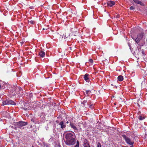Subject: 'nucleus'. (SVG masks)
I'll return each mask as SVG.
<instances>
[{"label": "nucleus", "instance_id": "39448f33", "mask_svg": "<svg viewBox=\"0 0 147 147\" xmlns=\"http://www.w3.org/2000/svg\"><path fill=\"white\" fill-rule=\"evenodd\" d=\"M143 36L142 33H141L138 34L137 37L136 39H134V40L137 43L139 42L140 40L142 38Z\"/></svg>", "mask_w": 147, "mask_h": 147}, {"label": "nucleus", "instance_id": "7ed1b4c3", "mask_svg": "<svg viewBox=\"0 0 147 147\" xmlns=\"http://www.w3.org/2000/svg\"><path fill=\"white\" fill-rule=\"evenodd\" d=\"M141 53H142V55H145L144 51L143 49L141 50L139 47H137L135 51H134V54L136 55L139 56L140 55Z\"/></svg>", "mask_w": 147, "mask_h": 147}, {"label": "nucleus", "instance_id": "20e7f679", "mask_svg": "<svg viewBox=\"0 0 147 147\" xmlns=\"http://www.w3.org/2000/svg\"><path fill=\"white\" fill-rule=\"evenodd\" d=\"M16 126L18 128H21L22 127L27 124V122L22 121L17 122L16 123Z\"/></svg>", "mask_w": 147, "mask_h": 147}, {"label": "nucleus", "instance_id": "f8f14e48", "mask_svg": "<svg viewBox=\"0 0 147 147\" xmlns=\"http://www.w3.org/2000/svg\"><path fill=\"white\" fill-rule=\"evenodd\" d=\"M8 105H15V103L13 100H8Z\"/></svg>", "mask_w": 147, "mask_h": 147}, {"label": "nucleus", "instance_id": "f03ea898", "mask_svg": "<svg viewBox=\"0 0 147 147\" xmlns=\"http://www.w3.org/2000/svg\"><path fill=\"white\" fill-rule=\"evenodd\" d=\"M122 136L127 144L132 146L134 143V142L133 140H131L129 138L127 137L125 135H123Z\"/></svg>", "mask_w": 147, "mask_h": 147}, {"label": "nucleus", "instance_id": "4468645a", "mask_svg": "<svg viewBox=\"0 0 147 147\" xmlns=\"http://www.w3.org/2000/svg\"><path fill=\"white\" fill-rule=\"evenodd\" d=\"M133 1L136 3L140 4L141 5H142L143 3L140 1L138 0H133Z\"/></svg>", "mask_w": 147, "mask_h": 147}, {"label": "nucleus", "instance_id": "473e14b6", "mask_svg": "<svg viewBox=\"0 0 147 147\" xmlns=\"http://www.w3.org/2000/svg\"><path fill=\"white\" fill-rule=\"evenodd\" d=\"M3 83H4V84H6V83L5 82H3Z\"/></svg>", "mask_w": 147, "mask_h": 147}, {"label": "nucleus", "instance_id": "a211bd4d", "mask_svg": "<svg viewBox=\"0 0 147 147\" xmlns=\"http://www.w3.org/2000/svg\"><path fill=\"white\" fill-rule=\"evenodd\" d=\"M18 88L20 92H21L22 93L23 92V90L21 87L19 86L18 87Z\"/></svg>", "mask_w": 147, "mask_h": 147}, {"label": "nucleus", "instance_id": "5701e85b", "mask_svg": "<svg viewBox=\"0 0 147 147\" xmlns=\"http://www.w3.org/2000/svg\"><path fill=\"white\" fill-rule=\"evenodd\" d=\"M97 147H102L101 144L100 142H98L97 144Z\"/></svg>", "mask_w": 147, "mask_h": 147}, {"label": "nucleus", "instance_id": "412c9836", "mask_svg": "<svg viewBox=\"0 0 147 147\" xmlns=\"http://www.w3.org/2000/svg\"><path fill=\"white\" fill-rule=\"evenodd\" d=\"M87 100H84L82 103V104L84 105H85V104L87 102Z\"/></svg>", "mask_w": 147, "mask_h": 147}, {"label": "nucleus", "instance_id": "aec40b11", "mask_svg": "<svg viewBox=\"0 0 147 147\" xmlns=\"http://www.w3.org/2000/svg\"><path fill=\"white\" fill-rule=\"evenodd\" d=\"M90 92H91V91L90 90H86V94H89V93H90Z\"/></svg>", "mask_w": 147, "mask_h": 147}, {"label": "nucleus", "instance_id": "b1692460", "mask_svg": "<svg viewBox=\"0 0 147 147\" xmlns=\"http://www.w3.org/2000/svg\"><path fill=\"white\" fill-rule=\"evenodd\" d=\"M129 9L130 10H132L134 9H135V8L133 6H131L130 7Z\"/></svg>", "mask_w": 147, "mask_h": 147}, {"label": "nucleus", "instance_id": "7c9ffc66", "mask_svg": "<svg viewBox=\"0 0 147 147\" xmlns=\"http://www.w3.org/2000/svg\"><path fill=\"white\" fill-rule=\"evenodd\" d=\"M74 147H78V146H75Z\"/></svg>", "mask_w": 147, "mask_h": 147}, {"label": "nucleus", "instance_id": "bb28decb", "mask_svg": "<svg viewBox=\"0 0 147 147\" xmlns=\"http://www.w3.org/2000/svg\"><path fill=\"white\" fill-rule=\"evenodd\" d=\"M91 104V101H90V100H89L87 104L88 105H89V104Z\"/></svg>", "mask_w": 147, "mask_h": 147}, {"label": "nucleus", "instance_id": "f3484780", "mask_svg": "<svg viewBox=\"0 0 147 147\" xmlns=\"http://www.w3.org/2000/svg\"><path fill=\"white\" fill-rule=\"evenodd\" d=\"M43 144L44 146L46 147H49L50 146V145L47 143H44Z\"/></svg>", "mask_w": 147, "mask_h": 147}, {"label": "nucleus", "instance_id": "9d476101", "mask_svg": "<svg viewBox=\"0 0 147 147\" xmlns=\"http://www.w3.org/2000/svg\"><path fill=\"white\" fill-rule=\"evenodd\" d=\"M115 4V2L112 1H109L107 2V5L110 7H112Z\"/></svg>", "mask_w": 147, "mask_h": 147}, {"label": "nucleus", "instance_id": "423d86ee", "mask_svg": "<svg viewBox=\"0 0 147 147\" xmlns=\"http://www.w3.org/2000/svg\"><path fill=\"white\" fill-rule=\"evenodd\" d=\"M84 147H90L88 142L86 139H84Z\"/></svg>", "mask_w": 147, "mask_h": 147}, {"label": "nucleus", "instance_id": "dca6fc26", "mask_svg": "<svg viewBox=\"0 0 147 147\" xmlns=\"http://www.w3.org/2000/svg\"><path fill=\"white\" fill-rule=\"evenodd\" d=\"M144 117H142L141 116H140L138 117L139 119L140 120H142L145 119Z\"/></svg>", "mask_w": 147, "mask_h": 147}, {"label": "nucleus", "instance_id": "c756f323", "mask_svg": "<svg viewBox=\"0 0 147 147\" xmlns=\"http://www.w3.org/2000/svg\"><path fill=\"white\" fill-rule=\"evenodd\" d=\"M24 108V109L25 110H27V108Z\"/></svg>", "mask_w": 147, "mask_h": 147}, {"label": "nucleus", "instance_id": "f257e3e1", "mask_svg": "<svg viewBox=\"0 0 147 147\" xmlns=\"http://www.w3.org/2000/svg\"><path fill=\"white\" fill-rule=\"evenodd\" d=\"M72 133L68 132L65 135L66 140L65 141V144L69 146L74 145L75 143V136L74 135V133L71 131Z\"/></svg>", "mask_w": 147, "mask_h": 147}, {"label": "nucleus", "instance_id": "4be33fe9", "mask_svg": "<svg viewBox=\"0 0 147 147\" xmlns=\"http://www.w3.org/2000/svg\"><path fill=\"white\" fill-rule=\"evenodd\" d=\"M89 61L91 64H92V63L93 62V60L92 59H90L89 60Z\"/></svg>", "mask_w": 147, "mask_h": 147}, {"label": "nucleus", "instance_id": "2f4dec72", "mask_svg": "<svg viewBox=\"0 0 147 147\" xmlns=\"http://www.w3.org/2000/svg\"><path fill=\"white\" fill-rule=\"evenodd\" d=\"M66 123H69V122H68V121H67L66 122Z\"/></svg>", "mask_w": 147, "mask_h": 147}, {"label": "nucleus", "instance_id": "9b49d317", "mask_svg": "<svg viewBox=\"0 0 147 147\" xmlns=\"http://www.w3.org/2000/svg\"><path fill=\"white\" fill-rule=\"evenodd\" d=\"M70 125L71 128H72L73 129L76 130H78V129L75 126V125L73 123L71 122Z\"/></svg>", "mask_w": 147, "mask_h": 147}, {"label": "nucleus", "instance_id": "2eb2a0df", "mask_svg": "<svg viewBox=\"0 0 147 147\" xmlns=\"http://www.w3.org/2000/svg\"><path fill=\"white\" fill-rule=\"evenodd\" d=\"M7 105H8V100L3 101L2 102V105L3 106Z\"/></svg>", "mask_w": 147, "mask_h": 147}, {"label": "nucleus", "instance_id": "6e6552de", "mask_svg": "<svg viewBox=\"0 0 147 147\" xmlns=\"http://www.w3.org/2000/svg\"><path fill=\"white\" fill-rule=\"evenodd\" d=\"M58 124L61 126V128L62 129H63L66 127V125L64 124L63 122V121H60Z\"/></svg>", "mask_w": 147, "mask_h": 147}, {"label": "nucleus", "instance_id": "ddd939ff", "mask_svg": "<svg viewBox=\"0 0 147 147\" xmlns=\"http://www.w3.org/2000/svg\"><path fill=\"white\" fill-rule=\"evenodd\" d=\"M117 79L118 81L121 82L123 80V78L122 76L120 75L118 77Z\"/></svg>", "mask_w": 147, "mask_h": 147}, {"label": "nucleus", "instance_id": "6ab92c4d", "mask_svg": "<svg viewBox=\"0 0 147 147\" xmlns=\"http://www.w3.org/2000/svg\"><path fill=\"white\" fill-rule=\"evenodd\" d=\"M29 22L30 24H34V21H33V20H30V21H29Z\"/></svg>", "mask_w": 147, "mask_h": 147}, {"label": "nucleus", "instance_id": "393cba45", "mask_svg": "<svg viewBox=\"0 0 147 147\" xmlns=\"http://www.w3.org/2000/svg\"><path fill=\"white\" fill-rule=\"evenodd\" d=\"M90 108H91V109H92L94 107V106H93V105H90L89 107Z\"/></svg>", "mask_w": 147, "mask_h": 147}, {"label": "nucleus", "instance_id": "c85d7f7f", "mask_svg": "<svg viewBox=\"0 0 147 147\" xmlns=\"http://www.w3.org/2000/svg\"><path fill=\"white\" fill-rule=\"evenodd\" d=\"M119 15H117V18H119Z\"/></svg>", "mask_w": 147, "mask_h": 147}, {"label": "nucleus", "instance_id": "1a4fd4ad", "mask_svg": "<svg viewBox=\"0 0 147 147\" xmlns=\"http://www.w3.org/2000/svg\"><path fill=\"white\" fill-rule=\"evenodd\" d=\"M89 74H86L84 75V80L87 82H89L90 80L88 77Z\"/></svg>", "mask_w": 147, "mask_h": 147}, {"label": "nucleus", "instance_id": "cd10ccee", "mask_svg": "<svg viewBox=\"0 0 147 147\" xmlns=\"http://www.w3.org/2000/svg\"><path fill=\"white\" fill-rule=\"evenodd\" d=\"M31 121L32 122H34V120L33 119H31Z\"/></svg>", "mask_w": 147, "mask_h": 147}, {"label": "nucleus", "instance_id": "0eeeda50", "mask_svg": "<svg viewBox=\"0 0 147 147\" xmlns=\"http://www.w3.org/2000/svg\"><path fill=\"white\" fill-rule=\"evenodd\" d=\"M45 55V52L42 50L38 52V55L40 57L43 58V57Z\"/></svg>", "mask_w": 147, "mask_h": 147}, {"label": "nucleus", "instance_id": "a878e982", "mask_svg": "<svg viewBox=\"0 0 147 147\" xmlns=\"http://www.w3.org/2000/svg\"><path fill=\"white\" fill-rule=\"evenodd\" d=\"M76 146H78V147H79V141L78 140L77 141V144Z\"/></svg>", "mask_w": 147, "mask_h": 147}]
</instances>
